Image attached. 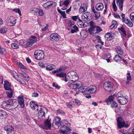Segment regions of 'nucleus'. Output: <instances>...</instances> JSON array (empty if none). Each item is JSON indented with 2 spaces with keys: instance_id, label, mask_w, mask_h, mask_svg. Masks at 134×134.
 Wrapping results in <instances>:
<instances>
[{
  "instance_id": "nucleus-1",
  "label": "nucleus",
  "mask_w": 134,
  "mask_h": 134,
  "mask_svg": "<svg viewBox=\"0 0 134 134\" xmlns=\"http://www.w3.org/2000/svg\"><path fill=\"white\" fill-rule=\"evenodd\" d=\"M11 83L9 82L4 81V87L5 90L8 91H6V93L7 96L9 98L12 97L13 92V90L11 88Z\"/></svg>"
},
{
  "instance_id": "nucleus-2",
  "label": "nucleus",
  "mask_w": 134,
  "mask_h": 134,
  "mask_svg": "<svg viewBox=\"0 0 134 134\" xmlns=\"http://www.w3.org/2000/svg\"><path fill=\"white\" fill-rule=\"evenodd\" d=\"M16 102V101L15 99H10L4 101L2 103V106L4 108L11 109L12 108V106L14 105Z\"/></svg>"
},
{
  "instance_id": "nucleus-3",
  "label": "nucleus",
  "mask_w": 134,
  "mask_h": 134,
  "mask_svg": "<svg viewBox=\"0 0 134 134\" xmlns=\"http://www.w3.org/2000/svg\"><path fill=\"white\" fill-rule=\"evenodd\" d=\"M67 85L71 88L74 89L79 88L82 86V82L79 81H74L72 83L68 82Z\"/></svg>"
},
{
  "instance_id": "nucleus-4",
  "label": "nucleus",
  "mask_w": 134,
  "mask_h": 134,
  "mask_svg": "<svg viewBox=\"0 0 134 134\" xmlns=\"http://www.w3.org/2000/svg\"><path fill=\"white\" fill-rule=\"evenodd\" d=\"M67 75L69 78V80L71 81H76L78 79V76L74 71H71L68 72Z\"/></svg>"
},
{
  "instance_id": "nucleus-5",
  "label": "nucleus",
  "mask_w": 134,
  "mask_h": 134,
  "mask_svg": "<svg viewBox=\"0 0 134 134\" xmlns=\"http://www.w3.org/2000/svg\"><path fill=\"white\" fill-rule=\"evenodd\" d=\"M34 55L37 60H41L44 58V55L43 51L37 50L35 52Z\"/></svg>"
},
{
  "instance_id": "nucleus-6",
  "label": "nucleus",
  "mask_w": 134,
  "mask_h": 134,
  "mask_svg": "<svg viewBox=\"0 0 134 134\" xmlns=\"http://www.w3.org/2000/svg\"><path fill=\"white\" fill-rule=\"evenodd\" d=\"M97 87L94 85L90 86L86 88V94H91L94 93L97 90Z\"/></svg>"
},
{
  "instance_id": "nucleus-7",
  "label": "nucleus",
  "mask_w": 134,
  "mask_h": 134,
  "mask_svg": "<svg viewBox=\"0 0 134 134\" xmlns=\"http://www.w3.org/2000/svg\"><path fill=\"white\" fill-rule=\"evenodd\" d=\"M117 121L118 126L119 128L123 127L127 128L129 127V125L126 124L124 121L121 118H118L117 119Z\"/></svg>"
},
{
  "instance_id": "nucleus-8",
  "label": "nucleus",
  "mask_w": 134,
  "mask_h": 134,
  "mask_svg": "<svg viewBox=\"0 0 134 134\" xmlns=\"http://www.w3.org/2000/svg\"><path fill=\"white\" fill-rule=\"evenodd\" d=\"M113 84L110 81L105 82L104 84L103 87L104 89L109 92L111 91L113 88Z\"/></svg>"
},
{
  "instance_id": "nucleus-9",
  "label": "nucleus",
  "mask_w": 134,
  "mask_h": 134,
  "mask_svg": "<svg viewBox=\"0 0 134 134\" xmlns=\"http://www.w3.org/2000/svg\"><path fill=\"white\" fill-rule=\"evenodd\" d=\"M60 120V118L58 117H55L54 119L53 125L55 128L58 129L61 126Z\"/></svg>"
},
{
  "instance_id": "nucleus-10",
  "label": "nucleus",
  "mask_w": 134,
  "mask_h": 134,
  "mask_svg": "<svg viewBox=\"0 0 134 134\" xmlns=\"http://www.w3.org/2000/svg\"><path fill=\"white\" fill-rule=\"evenodd\" d=\"M16 19L12 16H10L7 18L6 20L7 25L9 26H12L14 25L16 23Z\"/></svg>"
},
{
  "instance_id": "nucleus-11",
  "label": "nucleus",
  "mask_w": 134,
  "mask_h": 134,
  "mask_svg": "<svg viewBox=\"0 0 134 134\" xmlns=\"http://www.w3.org/2000/svg\"><path fill=\"white\" fill-rule=\"evenodd\" d=\"M120 96L117 98V99L120 104L125 105L126 104L127 102V99H126L124 96L120 94Z\"/></svg>"
},
{
  "instance_id": "nucleus-12",
  "label": "nucleus",
  "mask_w": 134,
  "mask_h": 134,
  "mask_svg": "<svg viewBox=\"0 0 134 134\" xmlns=\"http://www.w3.org/2000/svg\"><path fill=\"white\" fill-rule=\"evenodd\" d=\"M56 5V3L55 2L48 1L44 4L43 5V7L45 8L49 9L51 7L55 6Z\"/></svg>"
},
{
  "instance_id": "nucleus-13",
  "label": "nucleus",
  "mask_w": 134,
  "mask_h": 134,
  "mask_svg": "<svg viewBox=\"0 0 134 134\" xmlns=\"http://www.w3.org/2000/svg\"><path fill=\"white\" fill-rule=\"evenodd\" d=\"M4 129L8 132V134H15V131L14 130V128L10 125L5 126Z\"/></svg>"
},
{
  "instance_id": "nucleus-14",
  "label": "nucleus",
  "mask_w": 134,
  "mask_h": 134,
  "mask_svg": "<svg viewBox=\"0 0 134 134\" xmlns=\"http://www.w3.org/2000/svg\"><path fill=\"white\" fill-rule=\"evenodd\" d=\"M91 14L88 12L84 13L82 16V19L86 21H88L91 19Z\"/></svg>"
},
{
  "instance_id": "nucleus-15",
  "label": "nucleus",
  "mask_w": 134,
  "mask_h": 134,
  "mask_svg": "<svg viewBox=\"0 0 134 134\" xmlns=\"http://www.w3.org/2000/svg\"><path fill=\"white\" fill-rule=\"evenodd\" d=\"M60 37L57 33L52 34L50 36L51 40L53 42L58 41L60 39Z\"/></svg>"
},
{
  "instance_id": "nucleus-16",
  "label": "nucleus",
  "mask_w": 134,
  "mask_h": 134,
  "mask_svg": "<svg viewBox=\"0 0 134 134\" xmlns=\"http://www.w3.org/2000/svg\"><path fill=\"white\" fill-rule=\"evenodd\" d=\"M18 101L20 107L21 108H23L25 106L24 97L22 96H19L18 97Z\"/></svg>"
},
{
  "instance_id": "nucleus-17",
  "label": "nucleus",
  "mask_w": 134,
  "mask_h": 134,
  "mask_svg": "<svg viewBox=\"0 0 134 134\" xmlns=\"http://www.w3.org/2000/svg\"><path fill=\"white\" fill-rule=\"evenodd\" d=\"M56 76L57 77H63L65 82H67L68 80L67 79L66 77V74L65 73L62 72L60 73H58L56 74Z\"/></svg>"
},
{
  "instance_id": "nucleus-18",
  "label": "nucleus",
  "mask_w": 134,
  "mask_h": 134,
  "mask_svg": "<svg viewBox=\"0 0 134 134\" xmlns=\"http://www.w3.org/2000/svg\"><path fill=\"white\" fill-rule=\"evenodd\" d=\"M95 8L98 11L102 10L104 8L103 4L101 3H98L96 5Z\"/></svg>"
},
{
  "instance_id": "nucleus-19",
  "label": "nucleus",
  "mask_w": 134,
  "mask_h": 134,
  "mask_svg": "<svg viewBox=\"0 0 134 134\" xmlns=\"http://www.w3.org/2000/svg\"><path fill=\"white\" fill-rule=\"evenodd\" d=\"M66 67L65 65H63L62 66L60 67L59 68H57L56 70H55L52 71V73L54 74L57 72H59L61 71H63L65 70Z\"/></svg>"
},
{
  "instance_id": "nucleus-20",
  "label": "nucleus",
  "mask_w": 134,
  "mask_h": 134,
  "mask_svg": "<svg viewBox=\"0 0 134 134\" xmlns=\"http://www.w3.org/2000/svg\"><path fill=\"white\" fill-rule=\"evenodd\" d=\"M124 0H117L116 4L119 7V8L121 10L122 9L123 4Z\"/></svg>"
},
{
  "instance_id": "nucleus-21",
  "label": "nucleus",
  "mask_w": 134,
  "mask_h": 134,
  "mask_svg": "<svg viewBox=\"0 0 134 134\" xmlns=\"http://www.w3.org/2000/svg\"><path fill=\"white\" fill-rule=\"evenodd\" d=\"M30 104L31 107L32 109H36L37 110H38V106L35 104L34 102L33 101L31 102Z\"/></svg>"
},
{
  "instance_id": "nucleus-22",
  "label": "nucleus",
  "mask_w": 134,
  "mask_h": 134,
  "mask_svg": "<svg viewBox=\"0 0 134 134\" xmlns=\"http://www.w3.org/2000/svg\"><path fill=\"white\" fill-rule=\"evenodd\" d=\"M105 37L108 41L112 40L113 38L112 34H110L109 33H107L105 35Z\"/></svg>"
},
{
  "instance_id": "nucleus-23",
  "label": "nucleus",
  "mask_w": 134,
  "mask_h": 134,
  "mask_svg": "<svg viewBox=\"0 0 134 134\" xmlns=\"http://www.w3.org/2000/svg\"><path fill=\"white\" fill-rule=\"evenodd\" d=\"M61 126L62 128H64L65 126H66V125L68 126L70 125V124L68 123V121L66 120H63L61 122Z\"/></svg>"
},
{
  "instance_id": "nucleus-24",
  "label": "nucleus",
  "mask_w": 134,
  "mask_h": 134,
  "mask_svg": "<svg viewBox=\"0 0 134 134\" xmlns=\"http://www.w3.org/2000/svg\"><path fill=\"white\" fill-rule=\"evenodd\" d=\"M87 10V7L86 5L82 4L81 5L79 11L81 13H84Z\"/></svg>"
},
{
  "instance_id": "nucleus-25",
  "label": "nucleus",
  "mask_w": 134,
  "mask_h": 134,
  "mask_svg": "<svg viewBox=\"0 0 134 134\" xmlns=\"http://www.w3.org/2000/svg\"><path fill=\"white\" fill-rule=\"evenodd\" d=\"M116 52L118 54L122 55L123 53V51L121 48L119 46H117L115 48Z\"/></svg>"
},
{
  "instance_id": "nucleus-26",
  "label": "nucleus",
  "mask_w": 134,
  "mask_h": 134,
  "mask_svg": "<svg viewBox=\"0 0 134 134\" xmlns=\"http://www.w3.org/2000/svg\"><path fill=\"white\" fill-rule=\"evenodd\" d=\"M44 126L48 129H50L51 124L50 123V120L48 119L46 120L44 123Z\"/></svg>"
},
{
  "instance_id": "nucleus-27",
  "label": "nucleus",
  "mask_w": 134,
  "mask_h": 134,
  "mask_svg": "<svg viewBox=\"0 0 134 134\" xmlns=\"http://www.w3.org/2000/svg\"><path fill=\"white\" fill-rule=\"evenodd\" d=\"M123 23L127 25L129 27H131L133 26V24L132 22L128 19H126V20Z\"/></svg>"
},
{
  "instance_id": "nucleus-28",
  "label": "nucleus",
  "mask_w": 134,
  "mask_h": 134,
  "mask_svg": "<svg viewBox=\"0 0 134 134\" xmlns=\"http://www.w3.org/2000/svg\"><path fill=\"white\" fill-rule=\"evenodd\" d=\"M55 67V66L53 64H51L47 66L46 67V69L48 71H50L54 69Z\"/></svg>"
},
{
  "instance_id": "nucleus-29",
  "label": "nucleus",
  "mask_w": 134,
  "mask_h": 134,
  "mask_svg": "<svg viewBox=\"0 0 134 134\" xmlns=\"http://www.w3.org/2000/svg\"><path fill=\"white\" fill-rule=\"evenodd\" d=\"M19 72L20 74L22 75L26 80H29V77L27 74L21 71H20Z\"/></svg>"
},
{
  "instance_id": "nucleus-30",
  "label": "nucleus",
  "mask_w": 134,
  "mask_h": 134,
  "mask_svg": "<svg viewBox=\"0 0 134 134\" xmlns=\"http://www.w3.org/2000/svg\"><path fill=\"white\" fill-rule=\"evenodd\" d=\"M113 100V97L112 96L109 97L108 99H107L106 100V102L107 103V104L108 105L110 104L112 101Z\"/></svg>"
},
{
  "instance_id": "nucleus-31",
  "label": "nucleus",
  "mask_w": 134,
  "mask_h": 134,
  "mask_svg": "<svg viewBox=\"0 0 134 134\" xmlns=\"http://www.w3.org/2000/svg\"><path fill=\"white\" fill-rule=\"evenodd\" d=\"M127 80L126 83L127 84L129 83L131 81V76L130 73H128L126 74Z\"/></svg>"
},
{
  "instance_id": "nucleus-32",
  "label": "nucleus",
  "mask_w": 134,
  "mask_h": 134,
  "mask_svg": "<svg viewBox=\"0 0 134 134\" xmlns=\"http://www.w3.org/2000/svg\"><path fill=\"white\" fill-rule=\"evenodd\" d=\"M38 116L41 117H42L45 116V113L42 110V108H41L40 109L38 112Z\"/></svg>"
},
{
  "instance_id": "nucleus-33",
  "label": "nucleus",
  "mask_w": 134,
  "mask_h": 134,
  "mask_svg": "<svg viewBox=\"0 0 134 134\" xmlns=\"http://www.w3.org/2000/svg\"><path fill=\"white\" fill-rule=\"evenodd\" d=\"M37 40V38L36 37L34 36H32L29 38V40L33 42V43L36 42Z\"/></svg>"
},
{
  "instance_id": "nucleus-34",
  "label": "nucleus",
  "mask_w": 134,
  "mask_h": 134,
  "mask_svg": "<svg viewBox=\"0 0 134 134\" xmlns=\"http://www.w3.org/2000/svg\"><path fill=\"white\" fill-rule=\"evenodd\" d=\"M7 31V29L5 26L2 27L1 29H0V32L1 33H5Z\"/></svg>"
},
{
  "instance_id": "nucleus-35",
  "label": "nucleus",
  "mask_w": 134,
  "mask_h": 134,
  "mask_svg": "<svg viewBox=\"0 0 134 134\" xmlns=\"http://www.w3.org/2000/svg\"><path fill=\"white\" fill-rule=\"evenodd\" d=\"M94 30L96 31L95 32V33L99 32L102 31V29L100 26H96L94 27Z\"/></svg>"
},
{
  "instance_id": "nucleus-36",
  "label": "nucleus",
  "mask_w": 134,
  "mask_h": 134,
  "mask_svg": "<svg viewBox=\"0 0 134 134\" xmlns=\"http://www.w3.org/2000/svg\"><path fill=\"white\" fill-rule=\"evenodd\" d=\"M127 134H134V128L132 127L129 129L128 132H127Z\"/></svg>"
},
{
  "instance_id": "nucleus-37",
  "label": "nucleus",
  "mask_w": 134,
  "mask_h": 134,
  "mask_svg": "<svg viewBox=\"0 0 134 134\" xmlns=\"http://www.w3.org/2000/svg\"><path fill=\"white\" fill-rule=\"evenodd\" d=\"M117 22L115 21H112V24L110 26V27L111 29H112L114 28H115V27L116 26Z\"/></svg>"
},
{
  "instance_id": "nucleus-38",
  "label": "nucleus",
  "mask_w": 134,
  "mask_h": 134,
  "mask_svg": "<svg viewBox=\"0 0 134 134\" xmlns=\"http://www.w3.org/2000/svg\"><path fill=\"white\" fill-rule=\"evenodd\" d=\"M77 23L79 25L78 26L81 27H85L87 26L83 21L78 22Z\"/></svg>"
},
{
  "instance_id": "nucleus-39",
  "label": "nucleus",
  "mask_w": 134,
  "mask_h": 134,
  "mask_svg": "<svg viewBox=\"0 0 134 134\" xmlns=\"http://www.w3.org/2000/svg\"><path fill=\"white\" fill-rule=\"evenodd\" d=\"M118 107V105L116 102L113 100L111 105V107L113 108H116Z\"/></svg>"
},
{
  "instance_id": "nucleus-40",
  "label": "nucleus",
  "mask_w": 134,
  "mask_h": 134,
  "mask_svg": "<svg viewBox=\"0 0 134 134\" xmlns=\"http://www.w3.org/2000/svg\"><path fill=\"white\" fill-rule=\"evenodd\" d=\"M2 113V115H1V116L0 118L1 119H4L6 118L7 117V115L6 113L3 110Z\"/></svg>"
},
{
  "instance_id": "nucleus-41",
  "label": "nucleus",
  "mask_w": 134,
  "mask_h": 134,
  "mask_svg": "<svg viewBox=\"0 0 134 134\" xmlns=\"http://www.w3.org/2000/svg\"><path fill=\"white\" fill-rule=\"evenodd\" d=\"M114 59L116 62H117L118 60L121 59V58L118 55H116L114 57Z\"/></svg>"
},
{
  "instance_id": "nucleus-42",
  "label": "nucleus",
  "mask_w": 134,
  "mask_h": 134,
  "mask_svg": "<svg viewBox=\"0 0 134 134\" xmlns=\"http://www.w3.org/2000/svg\"><path fill=\"white\" fill-rule=\"evenodd\" d=\"M79 89V91L81 92L84 93L85 94H86V93H85L86 91V88L85 89L82 86L80 87L79 88H78Z\"/></svg>"
},
{
  "instance_id": "nucleus-43",
  "label": "nucleus",
  "mask_w": 134,
  "mask_h": 134,
  "mask_svg": "<svg viewBox=\"0 0 134 134\" xmlns=\"http://www.w3.org/2000/svg\"><path fill=\"white\" fill-rule=\"evenodd\" d=\"M100 38L101 37L99 36H96V38L98 40V42L100 43L102 45H103L104 43V42L101 41Z\"/></svg>"
},
{
  "instance_id": "nucleus-44",
  "label": "nucleus",
  "mask_w": 134,
  "mask_h": 134,
  "mask_svg": "<svg viewBox=\"0 0 134 134\" xmlns=\"http://www.w3.org/2000/svg\"><path fill=\"white\" fill-rule=\"evenodd\" d=\"M0 53L1 54H5L6 53V51L4 49L0 47Z\"/></svg>"
},
{
  "instance_id": "nucleus-45",
  "label": "nucleus",
  "mask_w": 134,
  "mask_h": 134,
  "mask_svg": "<svg viewBox=\"0 0 134 134\" xmlns=\"http://www.w3.org/2000/svg\"><path fill=\"white\" fill-rule=\"evenodd\" d=\"M11 46L12 48L14 49H17L19 48L18 45L15 43H12Z\"/></svg>"
},
{
  "instance_id": "nucleus-46",
  "label": "nucleus",
  "mask_w": 134,
  "mask_h": 134,
  "mask_svg": "<svg viewBox=\"0 0 134 134\" xmlns=\"http://www.w3.org/2000/svg\"><path fill=\"white\" fill-rule=\"evenodd\" d=\"M38 13L39 15L40 16H42L44 14L43 10L42 9H40L38 10Z\"/></svg>"
},
{
  "instance_id": "nucleus-47",
  "label": "nucleus",
  "mask_w": 134,
  "mask_h": 134,
  "mask_svg": "<svg viewBox=\"0 0 134 134\" xmlns=\"http://www.w3.org/2000/svg\"><path fill=\"white\" fill-rule=\"evenodd\" d=\"M13 11L15 12L16 13L19 14V15H21V12L20 9L19 8H15L13 10Z\"/></svg>"
},
{
  "instance_id": "nucleus-48",
  "label": "nucleus",
  "mask_w": 134,
  "mask_h": 134,
  "mask_svg": "<svg viewBox=\"0 0 134 134\" xmlns=\"http://www.w3.org/2000/svg\"><path fill=\"white\" fill-rule=\"evenodd\" d=\"M120 93H118L117 94L114 93L113 95H111L109 97L112 96L113 97V100L115 97H117H117H119L120 96Z\"/></svg>"
},
{
  "instance_id": "nucleus-49",
  "label": "nucleus",
  "mask_w": 134,
  "mask_h": 134,
  "mask_svg": "<svg viewBox=\"0 0 134 134\" xmlns=\"http://www.w3.org/2000/svg\"><path fill=\"white\" fill-rule=\"evenodd\" d=\"M121 16L122 18L121 19V20L123 22L125 20H126V19L127 18H125V14H123L122 13H121Z\"/></svg>"
},
{
  "instance_id": "nucleus-50",
  "label": "nucleus",
  "mask_w": 134,
  "mask_h": 134,
  "mask_svg": "<svg viewBox=\"0 0 134 134\" xmlns=\"http://www.w3.org/2000/svg\"><path fill=\"white\" fill-rule=\"evenodd\" d=\"M94 13L95 15L96 18H97V19H98L100 15V14L99 12L96 11L94 12Z\"/></svg>"
},
{
  "instance_id": "nucleus-51",
  "label": "nucleus",
  "mask_w": 134,
  "mask_h": 134,
  "mask_svg": "<svg viewBox=\"0 0 134 134\" xmlns=\"http://www.w3.org/2000/svg\"><path fill=\"white\" fill-rule=\"evenodd\" d=\"M113 6L114 11H116L117 9V8L115 4V1H114L113 3Z\"/></svg>"
},
{
  "instance_id": "nucleus-52",
  "label": "nucleus",
  "mask_w": 134,
  "mask_h": 134,
  "mask_svg": "<svg viewBox=\"0 0 134 134\" xmlns=\"http://www.w3.org/2000/svg\"><path fill=\"white\" fill-rule=\"evenodd\" d=\"M72 102H70L69 103L67 104V106L70 109L72 108Z\"/></svg>"
},
{
  "instance_id": "nucleus-53",
  "label": "nucleus",
  "mask_w": 134,
  "mask_h": 134,
  "mask_svg": "<svg viewBox=\"0 0 134 134\" xmlns=\"http://www.w3.org/2000/svg\"><path fill=\"white\" fill-rule=\"evenodd\" d=\"M69 3V0H65L63 3V4L66 6H67Z\"/></svg>"
},
{
  "instance_id": "nucleus-54",
  "label": "nucleus",
  "mask_w": 134,
  "mask_h": 134,
  "mask_svg": "<svg viewBox=\"0 0 134 134\" xmlns=\"http://www.w3.org/2000/svg\"><path fill=\"white\" fill-rule=\"evenodd\" d=\"M57 112L58 114H59L62 115H64L65 114L63 110L59 109L57 110Z\"/></svg>"
},
{
  "instance_id": "nucleus-55",
  "label": "nucleus",
  "mask_w": 134,
  "mask_h": 134,
  "mask_svg": "<svg viewBox=\"0 0 134 134\" xmlns=\"http://www.w3.org/2000/svg\"><path fill=\"white\" fill-rule=\"evenodd\" d=\"M12 76L17 80L18 81L19 79V76L18 75L17 73L16 72V74H15L14 75H13Z\"/></svg>"
},
{
  "instance_id": "nucleus-56",
  "label": "nucleus",
  "mask_w": 134,
  "mask_h": 134,
  "mask_svg": "<svg viewBox=\"0 0 134 134\" xmlns=\"http://www.w3.org/2000/svg\"><path fill=\"white\" fill-rule=\"evenodd\" d=\"M130 17L132 21H134V13H132L130 14Z\"/></svg>"
},
{
  "instance_id": "nucleus-57",
  "label": "nucleus",
  "mask_w": 134,
  "mask_h": 134,
  "mask_svg": "<svg viewBox=\"0 0 134 134\" xmlns=\"http://www.w3.org/2000/svg\"><path fill=\"white\" fill-rule=\"evenodd\" d=\"M71 18L74 21H76L79 18L78 16H72Z\"/></svg>"
},
{
  "instance_id": "nucleus-58",
  "label": "nucleus",
  "mask_w": 134,
  "mask_h": 134,
  "mask_svg": "<svg viewBox=\"0 0 134 134\" xmlns=\"http://www.w3.org/2000/svg\"><path fill=\"white\" fill-rule=\"evenodd\" d=\"M118 30H120L121 32H124L126 31L125 29L122 26L120 27L119 28H118Z\"/></svg>"
},
{
  "instance_id": "nucleus-59",
  "label": "nucleus",
  "mask_w": 134,
  "mask_h": 134,
  "mask_svg": "<svg viewBox=\"0 0 134 134\" xmlns=\"http://www.w3.org/2000/svg\"><path fill=\"white\" fill-rule=\"evenodd\" d=\"M89 23L90 27L94 28V27H95L96 26L94 25V22L92 21H90L89 22Z\"/></svg>"
},
{
  "instance_id": "nucleus-60",
  "label": "nucleus",
  "mask_w": 134,
  "mask_h": 134,
  "mask_svg": "<svg viewBox=\"0 0 134 134\" xmlns=\"http://www.w3.org/2000/svg\"><path fill=\"white\" fill-rule=\"evenodd\" d=\"M113 15L114 17L115 18L119 19H120V16L117 13H114L113 14Z\"/></svg>"
},
{
  "instance_id": "nucleus-61",
  "label": "nucleus",
  "mask_w": 134,
  "mask_h": 134,
  "mask_svg": "<svg viewBox=\"0 0 134 134\" xmlns=\"http://www.w3.org/2000/svg\"><path fill=\"white\" fill-rule=\"evenodd\" d=\"M33 44V42H32L31 41H30L29 40V41L28 42H27L26 44V46L27 47H30V46L32 45Z\"/></svg>"
},
{
  "instance_id": "nucleus-62",
  "label": "nucleus",
  "mask_w": 134,
  "mask_h": 134,
  "mask_svg": "<svg viewBox=\"0 0 134 134\" xmlns=\"http://www.w3.org/2000/svg\"><path fill=\"white\" fill-rule=\"evenodd\" d=\"M38 65L40 66L41 68H44L45 67V66L44 65L43 63L40 62L38 63Z\"/></svg>"
},
{
  "instance_id": "nucleus-63",
  "label": "nucleus",
  "mask_w": 134,
  "mask_h": 134,
  "mask_svg": "<svg viewBox=\"0 0 134 134\" xmlns=\"http://www.w3.org/2000/svg\"><path fill=\"white\" fill-rule=\"evenodd\" d=\"M63 128H65V130L66 132V131L70 132L71 131V129L69 127H67V126H65V127Z\"/></svg>"
},
{
  "instance_id": "nucleus-64",
  "label": "nucleus",
  "mask_w": 134,
  "mask_h": 134,
  "mask_svg": "<svg viewBox=\"0 0 134 134\" xmlns=\"http://www.w3.org/2000/svg\"><path fill=\"white\" fill-rule=\"evenodd\" d=\"M68 24L69 26H71L74 25V22L73 21H69V22L68 23Z\"/></svg>"
}]
</instances>
